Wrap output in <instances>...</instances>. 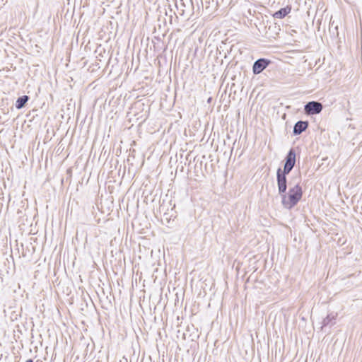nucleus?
I'll use <instances>...</instances> for the list:
<instances>
[{"label":"nucleus","mask_w":362,"mask_h":362,"mask_svg":"<svg viewBox=\"0 0 362 362\" xmlns=\"http://www.w3.org/2000/svg\"><path fill=\"white\" fill-rule=\"evenodd\" d=\"M281 197V204L286 209H291L301 199L303 196L302 187L299 184L291 187L288 192L279 194Z\"/></svg>","instance_id":"1"},{"label":"nucleus","mask_w":362,"mask_h":362,"mask_svg":"<svg viewBox=\"0 0 362 362\" xmlns=\"http://www.w3.org/2000/svg\"><path fill=\"white\" fill-rule=\"evenodd\" d=\"M288 173H286L285 171L282 170L280 168H278L276 172V181L278 186L279 194L281 193H284L287 189V179L286 175Z\"/></svg>","instance_id":"2"},{"label":"nucleus","mask_w":362,"mask_h":362,"mask_svg":"<svg viewBox=\"0 0 362 362\" xmlns=\"http://www.w3.org/2000/svg\"><path fill=\"white\" fill-rule=\"evenodd\" d=\"M296 151L293 148H291L285 158L283 170L285 171L286 173H289L295 166L296 160Z\"/></svg>","instance_id":"3"},{"label":"nucleus","mask_w":362,"mask_h":362,"mask_svg":"<svg viewBox=\"0 0 362 362\" xmlns=\"http://www.w3.org/2000/svg\"><path fill=\"white\" fill-rule=\"evenodd\" d=\"M323 105L321 103L317 101H310L307 103L304 107V110L306 115H317L321 112Z\"/></svg>","instance_id":"4"},{"label":"nucleus","mask_w":362,"mask_h":362,"mask_svg":"<svg viewBox=\"0 0 362 362\" xmlns=\"http://www.w3.org/2000/svg\"><path fill=\"white\" fill-rule=\"evenodd\" d=\"M271 63L269 59L260 58L256 60L252 66L253 74L257 75L262 73Z\"/></svg>","instance_id":"5"},{"label":"nucleus","mask_w":362,"mask_h":362,"mask_svg":"<svg viewBox=\"0 0 362 362\" xmlns=\"http://www.w3.org/2000/svg\"><path fill=\"white\" fill-rule=\"evenodd\" d=\"M308 127V122L307 121H298L297 122L294 127L293 130V134L294 135H299L303 132H304Z\"/></svg>","instance_id":"6"},{"label":"nucleus","mask_w":362,"mask_h":362,"mask_svg":"<svg viewBox=\"0 0 362 362\" xmlns=\"http://www.w3.org/2000/svg\"><path fill=\"white\" fill-rule=\"evenodd\" d=\"M337 314V313H330L327 315L325 318H324L322 321V328L327 326H332L336 323V318Z\"/></svg>","instance_id":"7"},{"label":"nucleus","mask_w":362,"mask_h":362,"mask_svg":"<svg viewBox=\"0 0 362 362\" xmlns=\"http://www.w3.org/2000/svg\"><path fill=\"white\" fill-rule=\"evenodd\" d=\"M291 8L289 6L281 8V9L275 12L273 16L276 18H283L291 12Z\"/></svg>","instance_id":"8"},{"label":"nucleus","mask_w":362,"mask_h":362,"mask_svg":"<svg viewBox=\"0 0 362 362\" xmlns=\"http://www.w3.org/2000/svg\"><path fill=\"white\" fill-rule=\"evenodd\" d=\"M29 97L28 95H23L21 97H19L16 103V107L17 109H21L23 108L26 103L28 101Z\"/></svg>","instance_id":"9"},{"label":"nucleus","mask_w":362,"mask_h":362,"mask_svg":"<svg viewBox=\"0 0 362 362\" xmlns=\"http://www.w3.org/2000/svg\"><path fill=\"white\" fill-rule=\"evenodd\" d=\"M210 1H211V0H203V1H202V5H203V6H204V5H206V9H208V8H209V6L208 4H210ZM211 1L214 3V0H211Z\"/></svg>","instance_id":"10"},{"label":"nucleus","mask_w":362,"mask_h":362,"mask_svg":"<svg viewBox=\"0 0 362 362\" xmlns=\"http://www.w3.org/2000/svg\"><path fill=\"white\" fill-rule=\"evenodd\" d=\"M25 362H33V361L32 359H28Z\"/></svg>","instance_id":"11"}]
</instances>
